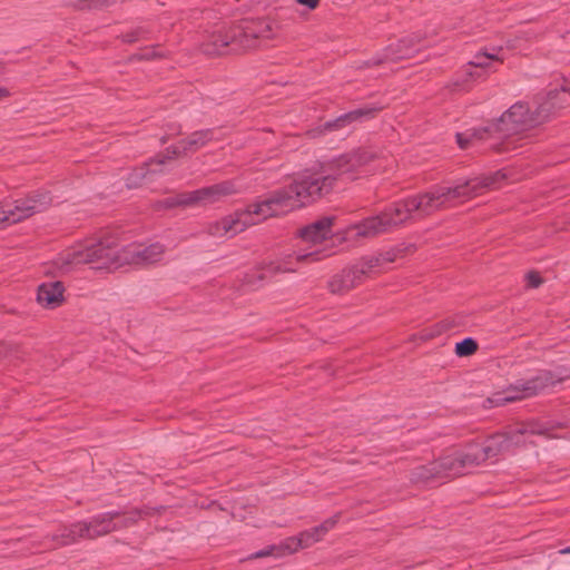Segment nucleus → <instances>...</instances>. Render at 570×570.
I'll return each mask as SVG.
<instances>
[{
  "instance_id": "obj_21",
  "label": "nucleus",
  "mask_w": 570,
  "mask_h": 570,
  "mask_svg": "<svg viewBox=\"0 0 570 570\" xmlns=\"http://www.w3.org/2000/svg\"><path fill=\"white\" fill-rule=\"evenodd\" d=\"M540 102H547L546 108L550 109V115L570 106V82L564 81L560 88L549 90Z\"/></svg>"
},
{
  "instance_id": "obj_15",
  "label": "nucleus",
  "mask_w": 570,
  "mask_h": 570,
  "mask_svg": "<svg viewBox=\"0 0 570 570\" xmlns=\"http://www.w3.org/2000/svg\"><path fill=\"white\" fill-rule=\"evenodd\" d=\"M424 40V35L414 32L403 37L394 43L389 45L384 52L371 61V65H380L385 61H396L412 57V53L417 45Z\"/></svg>"
},
{
  "instance_id": "obj_24",
  "label": "nucleus",
  "mask_w": 570,
  "mask_h": 570,
  "mask_svg": "<svg viewBox=\"0 0 570 570\" xmlns=\"http://www.w3.org/2000/svg\"><path fill=\"white\" fill-rule=\"evenodd\" d=\"M399 253H400L399 249H390V250L380 253L375 256L364 257L363 261L366 265L365 267L370 271V273L372 275L377 267H381L387 263L395 262Z\"/></svg>"
},
{
  "instance_id": "obj_25",
  "label": "nucleus",
  "mask_w": 570,
  "mask_h": 570,
  "mask_svg": "<svg viewBox=\"0 0 570 570\" xmlns=\"http://www.w3.org/2000/svg\"><path fill=\"white\" fill-rule=\"evenodd\" d=\"M277 547H278L277 557L292 554L301 549H305V547H303V540H301V533L297 537L287 538L284 542H282Z\"/></svg>"
},
{
  "instance_id": "obj_10",
  "label": "nucleus",
  "mask_w": 570,
  "mask_h": 570,
  "mask_svg": "<svg viewBox=\"0 0 570 570\" xmlns=\"http://www.w3.org/2000/svg\"><path fill=\"white\" fill-rule=\"evenodd\" d=\"M560 379L556 380L550 372H541L535 377L515 385L507 391L495 393L487 400L490 406H501L510 402H514L524 397L537 394L542 389L553 385L559 382Z\"/></svg>"
},
{
  "instance_id": "obj_30",
  "label": "nucleus",
  "mask_w": 570,
  "mask_h": 570,
  "mask_svg": "<svg viewBox=\"0 0 570 570\" xmlns=\"http://www.w3.org/2000/svg\"><path fill=\"white\" fill-rule=\"evenodd\" d=\"M340 517L341 514L337 513L326 519L322 524L317 525L320 529L318 532H321L325 537V534L337 524Z\"/></svg>"
},
{
  "instance_id": "obj_19",
  "label": "nucleus",
  "mask_w": 570,
  "mask_h": 570,
  "mask_svg": "<svg viewBox=\"0 0 570 570\" xmlns=\"http://www.w3.org/2000/svg\"><path fill=\"white\" fill-rule=\"evenodd\" d=\"M377 110L379 108H360L352 110L347 114L337 117L334 120L325 122L322 127H318L317 129L313 130V136L323 135L326 131L340 130L354 121L361 120L364 117H373Z\"/></svg>"
},
{
  "instance_id": "obj_27",
  "label": "nucleus",
  "mask_w": 570,
  "mask_h": 570,
  "mask_svg": "<svg viewBox=\"0 0 570 570\" xmlns=\"http://www.w3.org/2000/svg\"><path fill=\"white\" fill-rule=\"evenodd\" d=\"M114 2L115 0H77L75 2V8L78 10L98 9L108 7Z\"/></svg>"
},
{
  "instance_id": "obj_16",
  "label": "nucleus",
  "mask_w": 570,
  "mask_h": 570,
  "mask_svg": "<svg viewBox=\"0 0 570 570\" xmlns=\"http://www.w3.org/2000/svg\"><path fill=\"white\" fill-rule=\"evenodd\" d=\"M214 139V129L197 130L187 138L181 139L177 145L168 147L164 156L166 160H171L176 157L194 154Z\"/></svg>"
},
{
  "instance_id": "obj_34",
  "label": "nucleus",
  "mask_w": 570,
  "mask_h": 570,
  "mask_svg": "<svg viewBox=\"0 0 570 570\" xmlns=\"http://www.w3.org/2000/svg\"><path fill=\"white\" fill-rule=\"evenodd\" d=\"M296 2L307 7L311 10L316 9L320 4V0H296Z\"/></svg>"
},
{
  "instance_id": "obj_22",
  "label": "nucleus",
  "mask_w": 570,
  "mask_h": 570,
  "mask_svg": "<svg viewBox=\"0 0 570 570\" xmlns=\"http://www.w3.org/2000/svg\"><path fill=\"white\" fill-rule=\"evenodd\" d=\"M502 51V48L494 49L492 52L482 51L478 52L473 59L469 62L466 69V73L470 77H474V73L470 70L471 68H478L484 71H488L491 69V66L493 62H502L503 58L500 57V52Z\"/></svg>"
},
{
  "instance_id": "obj_31",
  "label": "nucleus",
  "mask_w": 570,
  "mask_h": 570,
  "mask_svg": "<svg viewBox=\"0 0 570 570\" xmlns=\"http://www.w3.org/2000/svg\"><path fill=\"white\" fill-rule=\"evenodd\" d=\"M525 279H527L528 287H531V288H537L542 284L541 276L535 272H530L527 275Z\"/></svg>"
},
{
  "instance_id": "obj_5",
  "label": "nucleus",
  "mask_w": 570,
  "mask_h": 570,
  "mask_svg": "<svg viewBox=\"0 0 570 570\" xmlns=\"http://www.w3.org/2000/svg\"><path fill=\"white\" fill-rule=\"evenodd\" d=\"M120 257L121 248L117 247L112 238H105L79 243L62 250L56 264L62 271H69L81 264H91L98 269H116L124 266Z\"/></svg>"
},
{
  "instance_id": "obj_36",
  "label": "nucleus",
  "mask_w": 570,
  "mask_h": 570,
  "mask_svg": "<svg viewBox=\"0 0 570 570\" xmlns=\"http://www.w3.org/2000/svg\"><path fill=\"white\" fill-rule=\"evenodd\" d=\"M12 348L6 344H0V357H9Z\"/></svg>"
},
{
  "instance_id": "obj_35",
  "label": "nucleus",
  "mask_w": 570,
  "mask_h": 570,
  "mask_svg": "<svg viewBox=\"0 0 570 570\" xmlns=\"http://www.w3.org/2000/svg\"><path fill=\"white\" fill-rule=\"evenodd\" d=\"M161 53L156 51L155 48L147 49L142 55L141 58L144 59H154L156 57H160Z\"/></svg>"
},
{
  "instance_id": "obj_29",
  "label": "nucleus",
  "mask_w": 570,
  "mask_h": 570,
  "mask_svg": "<svg viewBox=\"0 0 570 570\" xmlns=\"http://www.w3.org/2000/svg\"><path fill=\"white\" fill-rule=\"evenodd\" d=\"M185 196H187V193H181L175 197L167 198V199L160 202L158 205L160 207H165V208H173L176 206H191V204L183 203V198Z\"/></svg>"
},
{
  "instance_id": "obj_8",
  "label": "nucleus",
  "mask_w": 570,
  "mask_h": 570,
  "mask_svg": "<svg viewBox=\"0 0 570 570\" xmlns=\"http://www.w3.org/2000/svg\"><path fill=\"white\" fill-rule=\"evenodd\" d=\"M51 203L52 198L48 193L33 191L13 204L3 205L0 208V229L46 210Z\"/></svg>"
},
{
  "instance_id": "obj_38",
  "label": "nucleus",
  "mask_w": 570,
  "mask_h": 570,
  "mask_svg": "<svg viewBox=\"0 0 570 570\" xmlns=\"http://www.w3.org/2000/svg\"><path fill=\"white\" fill-rule=\"evenodd\" d=\"M559 553H560V554H569V553H570V546H569V547H567V548H564V549H561V550L559 551Z\"/></svg>"
},
{
  "instance_id": "obj_26",
  "label": "nucleus",
  "mask_w": 570,
  "mask_h": 570,
  "mask_svg": "<svg viewBox=\"0 0 570 570\" xmlns=\"http://www.w3.org/2000/svg\"><path fill=\"white\" fill-rule=\"evenodd\" d=\"M478 350V343L473 338H464L463 341L456 343L455 353L459 356H470L474 354Z\"/></svg>"
},
{
  "instance_id": "obj_33",
  "label": "nucleus",
  "mask_w": 570,
  "mask_h": 570,
  "mask_svg": "<svg viewBox=\"0 0 570 570\" xmlns=\"http://www.w3.org/2000/svg\"><path fill=\"white\" fill-rule=\"evenodd\" d=\"M277 553H278V547L272 546L265 550H261V551L256 552L253 557L254 558H264V557L272 556V554L277 556Z\"/></svg>"
},
{
  "instance_id": "obj_6",
  "label": "nucleus",
  "mask_w": 570,
  "mask_h": 570,
  "mask_svg": "<svg viewBox=\"0 0 570 570\" xmlns=\"http://www.w3.org/2000/svg\"><path fill=\"white\" fill-rule=\"evenodd\" d=\"M147 510H132L125 514L120 512H107L95 517L90 522H78L53 537L58 546H68L77 542L79 539H95L111 531L130 527L137 520L148 515Z\"/></svg>"
},
{
  "instance_id": "obj_13",
  "label": "nucleus",
  "mask_w": 570,
  "mask_h": 570,
  "mask_svg": "<svg viewBox=\"0 0 570 570\" xmlns=\"http://www.w3.org/2000/svg\"><path fill=\"white\" fill-rule=\"evenodd\" d=\"M164 254L165 247L160 243L130 244L121 248L120 261L124 265L146 266L161 261Z\"/></svg>"
},
{
  "instance_id": "obj_39",
  "label": "nucleus",
  "mask_w": 570,
  "mask_h": 570,
  "mask_svg": "<svg viewBox=\"0 0 570 570\" xmlns=\"http://www.w3.org/2000/svg\"><path fill=\"white\" fill-rule=\"evenodd\" d=\"M2 70H3V63L0 62V73L2 72Z\"/></svg>"
},
{
  "instance_id": "obj_2",
  "label": "nucleus",
  "mask_w": 570,
  "mask_h": 570,
  "mask_svg": "<svg viewBox=\"0 0 570 570\" xmlns=\"http://www.w3.org/2000/svg\"><path fill=\"white\" fill-rule=\"evenodd\" d=\"M504 178L503 173L497 171L492 175L460 179L452 185H435L424 193L393 204L380 215L348 226L346 237L348 239L375 237L400 227L410 219L431 216L436 212L468 202L488 189L495 188Z\"/></svg>"
},
{
  "instance_id": "obj_32",
  "label": "nucleus",
  "mask_w": 570,
  "mask_h": 570,
  "mask_svg": "<svg viewBox=\"0 0 570 570\" xmlns=\"http://www.w3.org/2000/svg\"><path fill=\"white\" fill-rule=\"evenodd\" d=\"M275 272L282 273H293L296 268L292 265V261H286L284 263H279L274 267Z\"/></svg>"
},
{
  "instance_id": "obj_14",
  "label": "nucleus",
  "mask_w": 570,
  "mask_h": 570,
  "mask_svg": "<svg viewBox=\"0 0 570 570\" xmlns=\"http://www.w3.org/2000/svg\"><path fill=\"white\" fill-rule=\"evenodd\" d=\"M363 258L352 266L344 268L335 274L328 282V288L333 294H345L361 284L366 277L371 276L365 267Z\"/></svg>"
},
{
  "instance_id": "obj_20",
  "label": "nucleus",
  "mask_w": 570,
  "mask_h": 570,
  "mask_svg": "<svg viewBox=\"0 0 570 570\" xmlns=\"http://www.w3.org/2000/svg\"><path fill=\"white\" fill-rule=\"evenodd\" d=\"M166 161L165 156L161 155L146 163L144 166L136 168L127 178V187L136 188L141 186L146 180H151L154 175L163 173L160 167Z\"/></svg>"
},
{
  "instance_id": "obj_28",
  "label": "nucleus",
  "mask_w": 570,
  "mask_h": 570,
  "mask_svg": "<svg viewBox=\"0 0 570 570\" xmlns=\"http://www.w3.org/2000/svg\"><path fill=\"white\" fill-rule=\"evenodd\" d=\"M318 531V527H315L311 530L301 532V540H303V547L308 548L314 543L320 542L324 538V535Z\"/></svg>"
},
{
  "instance_id": "obj_17",
  "label": "nucleus",
  "mask_w": 570,
  "mask_h": 570,
  "mask_svg": "<svg viewBox=\"0 0 570 570\" xmlns=\"http://www.w3.org/2000/svg\"><path fill=\"white\" fill-rule=\"evenodd\" d=\"M235 31L239 32V48H250L258 38L273 37V22L266 19L243 20L235 24Z\"/></svg>"
},
{
  "instance_id": "obj_9",
  "label": "nucleus",
  "mask_w": 570,
  "mask_h": 570,
  "mask_svg": "<svg viewBox=\"0 0 570 570\" xmlns=\"http://www.w3.org/2000/svg\"><path fill=\"white\" fill-rule=\"evenodd\" d=\"M464 473L458 451L445 454L426 465H419L411 470L412 484H425L432 480L456 476Z\"/></svg>"
},
{
  "instance_id": "obj_7",
  "label": "nucleus",
  "mask_w": 570,
  "mask_h": 570,
  "mask_svg": "<svg viewBox=\"0 0 570 570\" xmlns=\"http://www.w3.org/2000/svg\"><path fill=\"white\" fill-rule=\"evenodd\" d=\"M332 226V217H322L301 228L298 235L305 246L295 253V261L301 264H306L326 257L324 242L331 238Z\"/></svg>"
},
{
  "instance_id": "obj_3",
  "label": "nucleus",
  "mask_w": 570,
  "mask_h": 570,
  "mask_svg": "<svg viewBox=\"0 0 570 570\" xmlns=\"http://www.w3.org/2000/svg\"><path fill=\"white\" fill-rule=\"evenodd\" d=\"M547 102H539L534 112L527 105L517 102L511 106L497 122L487 128L473 129L456 134V140L462 149L488 142V148L498 153L514 150L528 141L530 131L550 117Z\"/></svg>"
},
{
  "instance_id": "obj_11",
  "label": "nucleus",
  "mask_w": 570,
  "mask_h": 570,
  "mask_svg": "<svg viewBox=\"0 0 570 570\" xmlns=\"http://www.w3.org/2000/svg\"><path fill=\"white\" fill-rule=\"evenodd\" d=\"M239 32L235 31V24H216L212 31H205L200 47L206 55H220L230 45L239 48Z\"/></svg>"
},
{
  "instance_id": "obj_4",
  "label": "nucleus",
  "mask_w": 570,
  "mask_h": 570,
  "mask_svg": "<svg viewBox=\"0 0 570 570\" xmlns=\"http://www.w3.org/2000/svg\"><path fill=\"white\" fill-rule=\"evenodd\" d=\"M549 426L539 421H528L517 424L508 432L495 433L483 443H470L461 450H456L465 470L480 465L487 460L494 459L524 442L523 436L548 435Z\"/></svg>"
},
{
  "instance_id": "obj_37",
  "label": "nucleus",
  "mask_w": 570,
  "mask_h": 570,
  "mask_svg": "<svg viewBox=\"0 0 570 570\" xmlns=\"http://www.w3.org/2000/svg\"><path fill=\"white\" fill-rule=\"evenodd\" d=\"M10 92L7 88L0 87V101L9 97Z\"/></svg>"
},
{
  "instance_id": "obj_1",
  "label": "nucleus",
  "mask_w": 570,
  "mask_h": 570,
  "mask_svg": "<svg viewBox=\"0 0 570 570\" xmlns=\"http://www.w3.org/2000/svg\"><path fill=\"white\" fill-rule=\"evenodd\" d=\"M376 158L367 149H357L340 155L321 166L318 173L305 174L292 184L269 193L264 199L209 223L207 233L214 237H233L249 226L269 217L278 216L309 204L332 191L337 178L360 171Z\"/></svg>"
},
{
  "instance_id": "obj_23",
  "label": "nucleus",
  "mask_w": 570,
  "mask_h": 570,
  "mask_svg": "<svg viewBox=\"0 0 570 570\" xmlns=\"http://www.w3.org/2000/svg\"><path fill=\"white\" fill-rule=\"evenodd\" d=\"M155 27L150 23L140 24L131 28L127 32L121 35V39L127 43H135L138 41H145L153 38Z\"/></svg>"
},
{
  "instance_id": "obj_18",
  "label": "nucleus",
  "mask_w": 570,
  "mask_h": 570,
  "mask_svg": "<svg viewBox=\"0 0 570 570\" xmlns=\"http://www.w3.org/2000/svg\"><path fill=\"white\" fill-rule=\"evenodd\" d=\"M63 293L65 286L60 281L45 282L38 287L37 301L42 307L55 309L63 303Z\"/></svg>"
},
{
  "instance_id": "obj_12",
  "label": "nucleus",
  "mask_w": 570,
  "mask_h": 570,
  "mask_svg": "<svg viewBox=\"0 0 570 570\" xmlns=\"http://www.w3.org/2000/svg\"><path fill=\"white\" fill-rule=\"evenodd\" d=\"M238 191L239 188L235 181L226 180L194 191H188L187 196L183 198V203L191 204V206H206L220 202L225 197L232 196Z\"/></svg>"
}]
</instances>
